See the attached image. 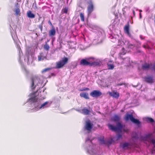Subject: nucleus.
<instances>
[{"label":"nucleus","mask_w":155,"mask_h":155,"mask_svg":"<svg viewBox=\"0 0 155 155\" xmlns=\"http://www.w3.org/2000/svg\"><path fill=\"white\" fill-rule=\"evenodd\" d=\"M111 141H106V143H107V144H110L111 143Z\"/></svg>","instance_id":"nucleus-36"},{"label":"nucleus","mask_w":155,"mask_h":155,"mask_svg":"<svg viewBox=\"0 0 155 155\" xmlns=\"http://www.w3.org/2000/svg\"><path fill=\"white\" fill-rule=\"evenodd\" d=\"M90 62L87 61L86 59H82L80 62V65L83 66H87L89 65L90 66Z\"/></svg>","instance_id":"nucleus-11"},{"label":"nucleus","mask_w":155,"mask_h":155,"mask_svg":"<svg viewBox=\"0 0 155 155\" xmlns=\"http://www.w3.org/2000/svg\"><path fill=\"white\" fill-rule=\"evenodd\" d=\"M124 119L126 121L130 120L133 123L137 124V125H140V122L137 119L134 118L132 114H127L124 117Z\"/></svg>","instance_id":"nucleus-2"},{"label":"nucleus","mask_w":155,"mask_h":155,"mask_svg":"<svg viewBox=\"0 0 155 155\" xmlns=\"http://www.w3.org/2000/svg\"><path fill=\"white\" fill-rule=\"evenodd\" d=\"M140 17H141V14H140Z\"/></svg>","instance_id":"nucleus-43"},{"label":"nucleus","mask_w":155,"mask_h":155,"mask_svg":"<svg viewBox=\"0 0 155 155\" xmlns=\"http://www.w3.org/2000/svg\"><path fill=\"white\" fill-rule=\"evenodd\" d=\"M27 15L28 17L31 18H34L35 17V15L33 14L30 10H29L27 12Z\"/></svg>","instance_id":"nucleus-15"},{"label":"nucleus","mask_w":155,"mask_h":155,"mask_svg":"<svg viewBox=\"0 0 155 155\" xmlns=\"http://www.w3.org/2000/svg\"><path fill=\"white\" fill-rule=\"evenodd\" d=\"M80 17L82 21L84 22V14L82 13H80Z\"/></svg>","instance_id":"nucleus-23"},{"label":"nucleus","mask_w":155,"mask_h":155,"mask_svg":"<svg viewBox=\"0 0 155 155\" xmlns=\"http://www.w3.org/2000/svg\"><path fill=\"white\" fill-rule=\"evenodd\" d=\"M109 94L110 96L113 97L116 99H118L119 97V94L116 91H113L112 92H109Z\"/></svg>","instance_id":"nucleus-7"},{"label":"nucleus","mask_w":155,"mask_h":155,"mask_svg":"<svg viewBox=\"0 0 155 155\" xmlns=\"http://www.w3.org/2000/svg\"><path fill=\"white\" fill-rule=\"evenodd\" d=\"M108 69L109 70L113 69L114 68V66L113 64H107Z\"/></svg>","instance_id":"nucleus-24"},{"label":"nucleus","mask_w":155,"mask_h":155,"mask_svg":"<svg viewBox=\"0 0 155 155\" xmlns=\"http://www.w3.org/2000/svg\"><path fill=\"white\" fill-rule=\"evenodd\" d=\"M101 62L100 61H97L93 62H91L90 66H99L101 65Z\"/></svg>","instance_id":"nucleus-14"},{"label":"nucleus","mask_w":155,"mask_h":155,"mask_svg":"<svg viewBox=\"0 0 155 155\" xmlns=\"http://www.w3.org/2000/svg\"><path fill=\"white\" fill-rule=\"evenodd\" d=\"M63 12L64 13H67L68 12V9L67 8H65L62 9Z\"/></svg>","instance_id":"nucleus-31"},{"label":"nucleus","mask_w":155,"mask_h":155,"mask_svg":"<svg viewBox=\"0 0 155 155\" xmlns=\"http://www.w3.org/2000/svg\"><path fill=\"white\" fill-rule=\"evenodd\" d=\"M56 33V31L54 28H53L49 31V35L50 36H54Z\"/></svg>","instance_id":"nucleus-16"},{"label":"nucleus","mask_w":155,"mask_h":155,"mask_svg":"<svg viewBox=\"0 0 155 155\" xmlns=\"http://www.w3.org/2000/svg\"><path fill=\"white\" fill-rule=\"evenodd\" d=\"M121 111L122 112H123L124 111V110H121Z\"/></svg>","instance_id":"nucleus-40"},{"label":"nucleus","mask_w":155,"mask_h":155,"mask_svg":"<svg viewBox=\"0 0 155 155\" xmlns=\"http://www.w3.org/2000/svg\"><path fill=\"white\" fill-rule=\"evenodd\" d=\"M130 144L129 143H121L120 145V147L124 150L128 149L129 147Z\"/></svg>","instance_id":"nucleus-12"},{"label":"nucleus","mask_w":155,"mask_h":155,"mask_svg":"<svg viewBox=\"0 0 155 155\" xmlns=\"http://www.w3.org/2000/svg\"><path fill=\"white\" fill-rule=\"evenodd\" d=\"M124 30L125 33L127 34L130 37H131V35L130 32V25L129 22L124 27Z\"/></svg>","instance_id":"nucleus-6"},{"label":"nucleus","mask_w":155,"mask_h":155,"mask_svg":"<svg viewBox=\"0 0 155 155\" xmlns=\"http://www.w3.org/2000/svg\"><path fill=\"white\" fill-rule=\"evenodd\" d=\"M100 144H107L106 141H105L104 140V137H103L100 138L99 140Z\"/></svg>","instance_id":"nucleus-20"},{"label":"nucleus","mask_w":155,"mask_h":155,"mask_svg":"<svg viewBox=\"0 0 155 155\" xmlns=\"http://www.w3.org/2000/svg\"><path fill=\"white\" fill-rule=\"evenodd\" d=\"M42 59V56L41 55L38 56V60L39 61H40Z\"/></svg>","instance_id":"nucleus-35"},{"label":"nucleus","mask_w":155,"mask_h":155,"mask_svg":"<svg viewBox=\"0 0 155 155\" xmlns=\"http://www.w3.org/2000/svg\"><path fill=\"white\" fill-rule=\"evenodd\" d=\"M82 113L84 115H88L90 113V110L88 109L84 108L81 110Z\"/></svg>","instance_id":"nucleus-17"},{"label":"nucleus","mask_w":155,"mask_h":155,"mask_svg":"<svg viewBox=\"0 0 155 155\" xmlns=\"http://www.w3.org/2000/svg\"><path fill=\"white\" fill-rule=\"evenodd\" d=\"M151 141L153 144L154 147H155V140L154 139H152L151 140Z\"/></svg>","instance_id":"nucleus-32"},{"label":"nucleus","mask_w":155,"mask_h":155,"mask_svg":"<svg viewBox=\"0 0 155 155\" xmlns=\"http://www.w3.org/2000/svg\"><path fill=\"white\" fill-rule=\"evenodd\" d=\"M93 124H91L90 121H87L86 123L85 128L88 131H91L93 127Z\"/></svg>","instance_id":"nucleus-8"},{"label":"nucleus","mask_w":155,"mask_h":155,"mask_svg":"<svg viewBox=\"0 0 155 155\" xmlns=\"http://www.w3.org/2000/svg\"><path fill=\"white\" fill-rule=\"evenodd\" d=\"M51 69V68H46L42 70V72L43 73L46 72L50 70Z\"/></svg>","instance_id":"nucleus-29"},{"label":"nucleus","mask_w":155,"mask_h":155,"mask_svg":"<svg viewBox=\"0 0 155 155\" xmlns=\"http://www.w3.org/2000/svg\"><path fill=\"white\" fill-rule=\"evenodd\" d=\"M38 100V98H36V96H35L31 97L30 98V100L33 103L36 102Z\"/></svg>","instance_id":"nucleus-19"},{"label":"nucleus","mask_w":155,"mask_h":155,"mask_svg":"<svg viewBox=\"0 0 155 155\" xmlns=\"http://www.w3.org/2000/svg\"><path fill=\"white\" fill-rule=\"evenodd\" d=\"M134 46V45L130 44V43H128V47L129 48H132Z\"/></svg>","instance_id":"nucleus-30"},{"label":"nucleus","mask_w":155,"mask_h":155,"mask_svg":"<svg viewBox=\"0 0 155 155\" xmlns=\"http://www.w3.org/2000/svg\"><path fill=\"white\" fill-rule=\"evenodd\" d=\"M48 23L51 26H52L53 27V25L51 23V21L50 20H49L48 21Z\"/></svg>","instance_id":"nucleus-34"},{"label":"nucleus","mask_w":155,"mask_h":155,"mask_svg":"<svg viewBox=\"0 0 155 155\" xmlns=\"http://www.w3.org/2000/svg\"><path fill=\"white\" fill-rule=\"evenodd\" d=\"M94 6L92 2H90L89 3V5L87 7L88 14L89 15H91L92 12L93 11Z\"/></svg>","instance_id":"nucleus-9"},{"label":"nucleus","mask_w":155,"mask_h":155,"mask_svg":"<svg viewBox=\"0 0 155 155\" xmlns=\"http://www.w3.org/2000/svg\"><path fill=\"white\" fill-rule=\"evenodd\" d=\"M48 104V102L46 101L41 106V107H39V109H41L42 108V107H44L45 105L47 104Z\"/></svg>","instance_id":"nucleus-28"},{"label":"nucleus","mask_w":155,"mask_h":155,"mask_svg":"<svg viewBox=\"0 0 155 155\" xmlns=\"http://www.w3.org/2000/svg\"><path fill=\"white\" fill-rule=\"evenodd\" d=\"M123 84V83H120V84H118L117 85L118 86H121V85H122L123 84Z\"/></svg>","instance_id":"nucleus-37"},{"label":"nucleus","mask_w":155,"mask_h":155,"mask_svg":"<svg viewBox=\"0 0 155 155\" xmlns=\"http://www.w3.org/2000/svg\"><path fill=\"white\" fill-rule=\"evenodd\" d=\"M39 79L38 77H35L31 78L32 84L31 86V88L32 89L34 90L36 87V86H34L35 83H38L39 82Z\"/></svg>","instance_id":"nucleus-5"},{"label":"nucleus","mask_w":155,"mask_h":155,"mask_svg":"<svg viewBox=\"0 0 155 155\" xmlns=\"http://www.w3.org/2000/svg\"><path fill=\"white\" fill-rule=\"evenodd\" d=\"M44 48L46 50H49L50 47L49 45L47 44V43H46L44 46Z\"/></svg>","instance_id":"nucleus-25"},{"label":"nucleus","mask_w":155,"mask_h":155,"mask_svg":"<svg viewBox=\"0 0 155 155\" xmlns=\"http://www.w3.org/2000/svg\"><path fill=\"white\" fill-rule=\"evenodd\" d=\"M144 78L145 81L147 83L152 84L153 82V77H145Z\"/></svg>","instance_id":"nucleus-10"},{"label":"nucleus","mask_w":155,"mask_h":155,"mask_svg":"<svg viewBox=\"0 0 155 155\" xmlns=\"http://www.w3.org/2000/svg\"><path fill=\"white\" fill-rule=\"evenodd\" d=\"M133 13L134 15L135 14V11L134 10L133 11Z\"/></svg>","instance_id":"nucleus-39"},{"label":"nucleus","mask_w":155,"mask_h":155,"mask_svg":"<svg viewBox=\"0 0 155 155\" xmlns=\"http://www.w3.org/2000/svg\"><path fill=\"white\" fill-rule=\"evenodd\" d=\"M80 96L81 97L84 98L86 99H89L88 94L86 92L81 93L80 94Z\"/></svg>","instance_id":"nucleus-13"},{"label":"nucleus","mask_w":155,"mask_h":155,"mask_svg":"<svg viewBox=\"0 0 155 155\" xmlns=\"http://www.w3.org/2000/svg\"><path fill=\"white\" fill-rule=\"evenodd\" d=\"M20 10L19 8H16L15 12L16 15H18L20 13Z\"/></svg>","instance_id":"nucleus-26"},{"label":"nucleus","mask_w":155,"mask_h":155,"mask_svg":"<svg viewBox=\"0 0 155 155\" xmlns=\"http://www.w3.org/2000/svg\"><path fill=\"white\" fill-rule=\"evenodd\" d=\"M143 47L144 48H146V46L145 45H143Z\"/></svg>","instance_id":"nucleus-42"},{"label":"nucleus","mask_w":155,"mask_h":155,"mask_svg":"<svg viewBox=\"0 0 155 155\" xmlns=\"http://www.w3.org/2000/svg\"><path fill=\"white\" fill-rule=\"evenodd\" d=\"M125 54V53H122V54H123V55H124V54Z\"/></svg>","instance_id":"nucleus-41"},{"label":"nucleus","mask_w":155,"mask_h":155,"mask_svg":"<svg viewBox=\"0 0 155 155\" xmlns=\"http://www.w3.org/2000/svg\"><path fill=\"white\" fill-rule=\"evenodd\" d=\"M122 137V135L121 134H119L117 137V140H118L121 138Z\"/></svg>","instance_id":"nucleus-33"},{"label":"nucleus","mask_w":155,"mask_h":155,"mask_svg":"<svg viewBox=\"0 0 155 155\" xmlns=\"http://www.w3.org/2000/svg\"><path fill=\"white\" fill-rule=\"evenodd\" d=\"M150 67V65L149 64L145 63L142 66V69L143 70H147Z\"/></svg>","instance_id":"nucleus-21"},{"label":"nucleus","mask_w":155,"mask_h":155,"mask_svg":"<svg viewBox=\"0 0 155 155\" xmlns=\"http://www.w3.org/2000/svg\"><path fill=\"white\" fill-rule=\"evenodd\" d=\"M102 94L99 91L95 90L90 93V95L93 97L97 98L100 96Z\"/></svg>","instance_id":"nucleus-4"},{"label":"nucleus","mask_w":155,"mask_h":155,"mask_svg":"<svg viewBox=\"0 0 155 155\" xmlns=\"http://www.w3.org/2000/svg\"><path fill=\"white\" fill-rule=\"evenodd\" d=\"M89 90V89L87 87H85L84 88H83L79 90V91H83Z\"/></svg>","instance_id":"nucleus-27"},{"label":"nucleus","mask_w":155,"mask_h":155,"mask_svg":"<svg viewBox=\"0 0 155 155\" xmlns=\"http://www.w3.org/2000/svg\"><path fill=\"white\" fill-rule=\"evenodd\" d=\"M146 120L148 122L152 123L154 122V120L152 118L149 117L146 118Z\"/></svg>","instance_id":"nucleus-22"},{"label":"nucleus","mask_w":155,"mask_h":155,"mask_svg":"<svg viewBox=\"0 0 155 155\" xmlns=\"http://www.w3.org/2000/svg\"><path fill=\"white\" fill-rule=\"evenodd\" d=\"M68 59L67 57H64L61 60L56 63L55 68H62L68 62Z\"/></svg>","instance_id":"nucleus-3"},{"label":"nucleus","mask_w":155,"mask_h":155,"mask_svg":"<svg viewBox=\"0 0 155 155\" xmlns=\"http://www.w3.org/2000/svg\"><path fill=\"white\" fill-rule=\"evenodd\" d=\"M107 126L110 130L114 132H121L123 128V125L120 122L117 123L116 126L109 124Z\"/></svg>","instance_id":"nucleus-1"},{"label":"nucleus","mask_w":155,"mask_h":155,"mask_svg":"<svg viewBox=\"0 0 155 155\" xmlns=\"http://www.w3.org/2000/svg\"><path fill=\"white\" fill-rule=\"evenodd\" d=\"M113 120L115 122L119 121L120 119V118L119 116L117 115H115L113 118Z\"/></svg>","instance_id":"nucleus-18"},{"label":"nucleus","mask_w":155,"mask_h":155,"mask_svg":"<svg viewBox=\"0 0 155 155\" xmlns=\"http://www.w3.org/2000/svg\"><path fill=\"white\" fill-rule=\"evenodd\" d=\"M153 67L154 69L155 70V64L154 65Z\"/></svg>","instance_id":"nucleus-38"}]
</instances>
